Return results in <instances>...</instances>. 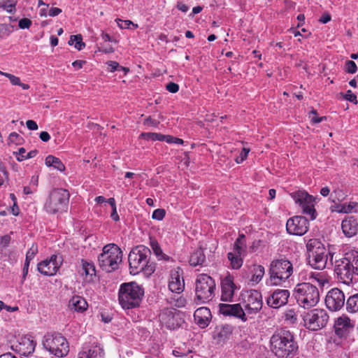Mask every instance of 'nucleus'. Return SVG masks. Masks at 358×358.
<instances>
[{"instance_id":"f257e3e1","label":"nucleus","mask_w":358,"mask_h":358,"mask_svg":"<svg viewBox=\"0 0 358 358\" xmlns=\"http://www.w3.org/2000/svg\"><path fill=\"white\" fill-rule=\"evenodd\" d=\"M270 349L278 358H291L296 354L298 345L290 331L280 329L270 338Z\"/></svg>"},{"instance_id":"f03ea898","label":"nucleus","mask_w":358,"mask_h":358,"mask_svg":"<svg viewBox=\"0 0 358 358\" xmlns=\"http://www.w3.org/2000/svg\"><path fill=\"white\" fill-rule=\"evenodd\" d=\"M150 250L144 245H138L132 249L128 257L130 273L135 275L142 271L147 275L153 273L155 266L150 262Z\"/></svg>"},{"instance_id":"7ed1b4c3","label":"nucleus","mask_w":358,"mask_h":358,"mask_svg":"<svg viewBox=\"0 0 358 358\" xmlns=\"http://www.w3.org/2000/svg\"><path fill=\"white\" fill-rule=\"evenodd\" d=\"M294 296L298 305L305 309L315 306L320 301L319 290L310 282L297 284L294 289Z\"/></svg>"},{"instance_id":"20e7f679","label":"nucleus","mask_w":358,"mask_h":358,"mask_svg":"<svg viewBox=\"0 0 358 358\" xmlns=\"http://www.w3.org/2000/svg\"><path fill=\"white\" fill-rule=\"evenodd\" d=\"M144 294L143 289L136 282L124 283L119 290V301L124 309L139 306Z\"/></svg>"},{"instance_id":"39448f33","label":"nucleus","mask_w":358,"mask_h":358,"mask_svg":"<svg viewBox=\"0 0 358 358\" xmlns=\"http://www.w3.org/2000/svg\"><path fill=\"white\" fill-rule=\"evenodd\" d=\"M70 194L62 188L52 189L44 204V210L48 214L61 213L67 208Z\"/></svg>"},{"instance_id":"423d86ee","label":"nucleus","mask_w":358,"mask_h":358,"mask_svg":"<svg viewBox=\"0 0 358 358\" xmlns=\"http://www.w3.org/2000/svg\"><path fill=\"white\" fill-rule=\"evenodd\" d=\"M309 264L314 268L322 270L327 262V252L324 245L317 239H310L306 245Z\"/></svg>"},{"instance_id":"0eeeda50","label":"nucleus","mask_w":358,"mask_h":358,"mask_svg":"<svg viewBox=\"0 0 358 358\" xmlns=\"http://www.w3.org/2000/svg\"><path fill=\"white\" fill-rule=\"evenodd\" d=\"M122 252L115 244H108L103 247V252L99 256V264L106 272L117 268L122 262Z\"/></svg>"},{"instance_id":"6e6552de","label":"nucleus","mask_w":358,"mask_h":358,"mask_svg":"<svg viewBox=\"0 0 358 358\" xmlns=\"http://www.w3.org/2000/svg\"><path fill=\"white\" fill-rule=\"evenodd\" d=\"M268 273L271 284L278 285L292 275L293 266L292 263L286 259H274L270 264Z\"/></svg>"},{"instance_id":"1a4fd4ad","label":"nucleus","mask_w":358,"mask_h":358,"mask_svg":"<svg viewBox=\"0 0 358 358\" xmlns=\"http://www.w3.org/2000/svg\"><path fill=\"white\" fill-rule=\"evenodd\" d=\"M44 348L51 354L58 357H63L69 352V343L59 334H48L43 340Z\"/></svg>"},{"instance_id":"9d476101","label":"nucleus","mask_w":358,"mask_h":358,"mask_svg":"<svg viewBox=\"0 0 358 358\" xmlns=\"http://www.w3.org/2000/svg\"><path fill=\"white\" fill-rule=\"evenodd\" d=\"M214 280L206 274H201L196 281V295L199 300L206 302L211 300L215 295Z\"/></svg>"},{"instance_id":"9b49d317","label":"nucleus","mask_w":358,"mask_h":358,"mask_svg":"<svg viewBox=\"0 0 358 358\" xmlns=\"http://www.w3.org/2000/svg\"><path fill=\"white\" fill-rule=\"evenodd\" d=\"M329 315L326 310L315 308L306 313L303 316L304 326L312 331H317L326 326Z\"/></svg>"},{"instance_id":"f8f14e48","label":"nucleus","mask_w":358,"mask_h":358,"mask_svg":"<svg viewBox=\"0 0 358 358\" xmlns=\"http://www.w3.org/2000/svg\"><path fill=\"white\" fill-rule=\"evenodd\" d=\"M296 203L301 208L303 213L310 216L311 220L316 218L315 198L303 190L296 191L291 194Z\"/></svg>"},{"instance_id":"ddd939ff","label":"nucleus","mask_w":358,"mask_h":358,"mask_svg":"<svg viewBox=\"0 0 358 358\" xmlns=\"http://www.w3.org/2000/svg\"><path fill=\"white\" fill-rule=\"evenodd\" d=\"M334 271L338 278L347 285H350L353 280L357 281L358 280L355 276L353 268L350 264V258L348 256L335 261Z\"/></svg>"},{"instance_id":"4468645a","label":"nucleus","mask_w":358,"mask_h":358,"mask_svg":"<svg viewBox=\"0 0 358 358\" xmlns=\"http://www.w3.org/2000/svg\"><path fill=\"white\" fill-rule=\"evenodd\" d=\"M243 306L248 314H256L262 308V294L255 289L247 291L243 295Z\"/></svg>"},{"instance_id":"2eb2a0df","label":"nucleus","mask_w":358,"mask_h":358,"mask_svg":"<svg viewBox=\"0 0 358 358\" xmlns=\"http://www.w3.org/2000/svg\"><path fill=\"white\" fill-rule=\"evenodd\" d=\"M245 239V235L241 234L234 243L233 252H229L227 255L231 266L234 269H238L243 265L241 255L245 252L246 248Z\"/></svg>"},{"instance_id":"dca6fc26","label":"nucleus","mask_w":358,"mask_h":358,"mask_svg":"<svg viewBox=\"0 0 358 358\" xmlns=\"http://www.w3.org/2000/svg\"><path fill=\"white\" fill-rule=\"evenodd\" d=\"M309 223L308 220L303 216H294L289 218L286 224L287 231L289 234L302 236L308 229Z\"/></svg>"},{"instance_id":"f3484780","label":"nucleus","mask_w":358,"mask_h":358,"mask_svg":"<svg viewBox=\"0 0 358 358\" xmlns=\"http://www.w3.org/2000/svg\"><path fill=\"white\" fill-rule=\"evenodd\" d=\"M62 262L59 255H52L50 259H45L38 264V271L44 275H54L56 274Z\"/></svg>"},{"instance_id":"a211bd4d","label":"nucleus","mask_w":358,"mask_h":358,"mask_svg":"<svg viewBox=\"0 0 358 358\" xmlns=\"http://www.w3.org/2000/svg\"><path fill=\"white\" fill-rule=\"evenodd\" d=\"M344 303V294L338 288L331 289L326 296L325 303L330 310L336 311L340 310L343 306Z\"/></svg>"},{"instance_id":"6ab92c4d","label":"nucleus","mask_w":358,"mask_h":358,"mask_svg":"<svg viewBox=\"0 0 358 358\" xmlns=\"http://www.w3.org/2000/svg\"><path fill=\"white\" fill-rule=\"evenodd\" d=\"M355 324L346 315L338 317L334 323L335 333L341 338L346 337L352 331Z\"/></svg>"},{"instance_id":"aec40b11","label":"nucleus","mask_w":358,"mask_h":358,"mask_svg":"<svg viewBox=\"0 0 358 358\" xmlns=\"http://www.w3.org/2000/svg\"><path fill=\"white\" fill-rule=\"evenodd\" d=\"M36 343L31 336H23L20 338L17 344L12 346L23 356H29L34 352Z\"/></svg>"},{"instance_id":"412c9836","label":"nucleus","mask_w":358,"mask_h":358,"mask_svg":"<svg viewBox=\"0 0 358 358\" xmlns=\"http://www.w3.org/2000/svg\"><path fill=\"white\" fill-rule=\"evenodd\" d=\"M289 295L287 289H275L267 299V304L273 308H280L287 303Z\"/></svg>"},{"instance_id":"4be33fe9","label":"nucleus","mask_w":358,"mask_h":358,"mask_svg":"<svg viewBox=\"0 0 358 358\" xmlns=\"http://www.w3.org/2000/svg\"><path fill=\"white\" fill-rule=\"evenodd\" d=\"M236 286L234 282L233 276L228 275L221 280V300L231 302L233 301Z\"/></svg>"},{"instance_id":"5701e85b","label":"nucleus","mask_w":358,"mask_h":358,"mask_svg":"<svg viewBox=\"0 0 358 358\" xmlns=\"http://www.w3.org/2000/svg\"><path fill=\"white\" fill-rule=\"evenodd\" d=\"M169 288L173 293L176 294H180L184 290L185 282L182 277V270L180 268L171 271Z\"/></svg>"},{"instance_id":"b1692460","label":"nucleus","mask_w":358,"mask_h":358,"mask_svg":"<svg viewBox=\"0 0 358 358\" xmlns=\"http://www.w3.org/2000/svg\"><path fill=\"white\" fill-rule=\"evenodd\" d=\"M219 311L224 315L234 316L240 318L242 321H246L245 313L239 303L226 304L220 303L219 305Z\"/></svg>"},{"instance_id":"393cba45","label":"nucleus","mask_w":358,"mask_h":358,"mask_svg":"<svg viewBox=\"0 0 358 358\" xmlns=\"http://www.w3.org/2000/svg\"><path fill=\"white\" fill-rule=\"evenodd\" d=\"M176 310L173 308H164L159 315V319L162 326L168 329H175L179 325L176 317Z\"/></svg>"},{"instance_id":"a878e982","label":"nucleus","mask_w":358,"mask_h":358,"mask_svg":"<svg viewBox=\"0 0 358 358\" xmlns=\"http://www.w3.org/2000/svg\"><path fill=\"white\" fill-rule=\"evenodd\" d=\"M196 323L201 328L207 327L211 320V313L209 308L201 307L197 308L194 314Z\"/></svg>"},{"instance_id":"bb28decb","label":"nucleus","mask_w":358,"mask_h":358,"mask_svg":"<svg viewBox=\"0 0 358 358\" xmlns=\"http://www.w3.org/2000/svg\"><path fill=\"white\" fill-rule=\"evenodd\" d=\"M341 227L346 236L352 237L357 233L358 222L353 217H348L343 220Z\"/></svg>"},{"instance_id":"cd10ccee","label":"nucleus","mask_w":358,"mask_h":358,"mask_svg":"<svg viewBox=\"0 0 358 358\" xmlns=\"http://www.w3.org/2000/svg\"><path fill=\"white\" fill-rule=\"evenodd\" d=\"M69 307L72 310L83 312L87 309V303L83 297L76 295L70 299Z\"/></svg>"},{"instance_id":"c85d7f7f","label":"nucleus","mask_w":358,"mask_h":358,"mask_svg":"<svg viewBox=\"0 0 358 358\" xmlns=\"http://www.w3.org/2000/svg\"><path fill=\"white\" fill-rule=\"evenodd\" d=\"M103 350L98 346L90 349H83L78 353V358H103Z\"/></svg>"},{"instance_id":"c756f323","label":"nucleus","mask_w":358,"mask_h":358,"mask_svg":"<svg viewBox=\"0 0 358 358\" xmlns=\"http://www.w3.org/2000/svg\"><path fill=\"white\" fill-rule=\"evenodd\" d=\"M206 261V256L200 248L191 254L189 264L192 266H203Z\"/></svg>"},{"instance_id":"7c9ffc66","label":"nucleus","mask_w":358,"mask_h":358,"mask_svg":"<svg viewBox=\"0 0 358 358\" xmlns=\"http://www.w3.org/2000/svg\"><path fill=\"white\" fill-rule=\"evenodd\" d=\"M308 279L313 282H317L320 287H324L329 283V278L324 272H311Z\"/></svg>"},{"instance_id":"2f4dec72","label":"nucleus","mask_w":358,"mask_h":358,"mask_svg":"<svg viewBox=\"0 0 358 358\" xmlns=\"http://www.w3.org/2000/svg\"><path fill=\"white\" fill-rule=\"evenodd\" d=\"M45 164L47 166H52L61 172L65 170V166L62 161L52 155H48L45 158Z\"/></svg>"},{"instance_id":"473e14b6","label":"nucleus","mask_w":358,"mask_h":358,"mask_svg":"<svg viewBox=\"0 0 358 358\" xmlns=\"http://www.w3.org/2000/svg\"><path fill=\"white\" fill-rule=\"evenodd\" d=\"M252 275L250 281L253 283L257 284L262 280L265 273V269L262 265H255L252 268Z\"/></svg>"},{"instance_id":"72a5a7b5","label":"nucleus","mask_w":358,"mask_h":358,"mask_svg":"<svg viewBox=\"0 0 358 358\" xmlns=\"http://www.w3.org/2000/svg\"><path fill=\"white\" fill-rule=\"evenodd\" d=\"M81 263H82V275H85L86 276L95 275L96 270H95V267L92 263L86 262L83 259L82 260Z\"/></svg>"},{"instance_id":"f704fd0d","label":"nucleus","mask_w":358,"mask_h":358,"mask_svg":"<svg viewBox=\"0 0 358 358\" xmlns=\"http://www.w3.org/2000/svg\"><path fill=\"white\" fill-rule=\"evenodd\" d=\"M347 310L352 313L358 311V294L348 298L346 302Z\"/></svg>"},{"instance_id":"c9c22d12","label":"nucleus","mask_w":358,"mask_h":358,"mask_svg":"<svg viewBox=\"0 0 358 358\" xmlns=\"http://www.w3.org/2000/svg\"><path fill=\"white\" fill-rule=\"evenodd\" d=\"M74 41L76 42L74 47L77 50H80L85 48V44L83 42V37L80 34L71 36L70 40L69 41V44L73 45Z\"/></svg>"},{"instance_id":"e433bc0d","label":"nucleus","mask_w":358,"mask_h":358,"mask_svg":"<svg viewBox=\"0 0 358 358\" xmlns=\"http://www.w3.org/2000/svg\"><path fill=\"white\" fill-rule=\"evenodd\" d=\"M164 136H165V135L158 134V133H152V132L142 133L140 136V137L143 139H145L147 141L151 140L153 141H164Z\"/></svg>"},{"instance_id":"4c0bfd02","label":"nucleus","mask_w":358,"mask_h":358,"mask_svg":"<svg viewBox=\"0 0 358 358\" xmlns=\"http://www.w3.org/2000/svg\"><path fill=\"white\" fill-rule=\"evenodd\" d=\"M283 318L287 324H293L297 321V315L294 309H289L284 313Z\"/></svg>"},{"instance_id":"58836bf2","label":"nucleus","mask_w":358,"mask_h":358,"mask_svg":"<svg viewBox=\"0 0 358 358\" xmlns=\"http://www.w3.org/2000/svg\"><path fill=\"white\" fill-rule=\"evenodd\" d=\"M178 294H177L176 295L170 296L169 301L171 305L175 306L178 308H181L185 306L186 303V300L184 297H182V296H179Z\"/></svg>"},{"instance_id":"ea45409f","label":"nucleus","mask_w":358,"mask_h":358,"mask_svg":"<svg viewBox=\"0 0 358 358\" xmlns=\"http://www.w3.org/2000/svg\"><path fill=\"white\" fill-rule=\"evenodd\" d=\"M231 334V328L229 325L222 327L217 331V337L224 340Z\"/></svg>"},{"instance_id":"a19ab883","label":"nucleus","mask_w":358,"mask_h":358,"mask_svg":"<svg viewBox=\"0 0 358 358\" xmlns=\"http://www.w3.org/2000/svg\"><path fill=\"white\" fill-rule=\"evenodd\" d=\"M108 71L110 72H114L115 71H120L122 70L126 73L129 71L127 68L120 66V64L117 62L109 61L107 62Z\"/></svg>"},{"instance_id":"79ce46f5","label":"nucleus","mask_w":358,"mask_h":358,"mask_svg":"<svg viewBox=\"0 0 358 358\" xmlns=\"http://www.w3.org/2000/svg\"><path fill=\"white\" fill-rule=\"evenodd\" d=\"M107 202L110 205L112 208V213L110 214V217L115 222L118 221L120 217L117 212L115 201L114 198H110L108 199Z\"/></svg>"},{"instance_id":"37998d69","label":"nucleus","mask_w":358,"mask_h":358,"mask_svg":"<svg viewBox=\"0 0 358 358\" xmlns=\"http://www.w3.org/2000/svg\"><path fill=\"white\" fill-rule=\"evenodd\" d=\"M115 21L117 22V25L120 29H129L130 25H132L134 29H136L138 27L137 24H134L129 20H122L119 18H117Z\"/></svg>"},{"instance_id":"c03bdc74","label":"nucleus","mask_w":358,"mask_h":358,"mask_svg":"<svg viewBox=\"0 0 358 358\" xmlns=\"http://www.w3.org/2000/svg\"><path fill=\"white\" fill-rule=\"evenodd\" d=\"M350 258L351 266H352L355 278H358V255L352 254L348 256Z\"/></svg>"},{"instance_id":"a18cd8bd","label":"nucleus","mask_w":358,"mask_h":358,"mask_svg":"<svg viewBox=\"0 0 358 358\" xmlns=\"http://www.w3.org/2000/svg\"><path fill=\"white\" fill-rule=\"evenodd\" d=\"M150 246L157 257H161L162 256V250L157 241L155 240H151Z\"/></svg>"},{"instance_id":"49530a36","label":"nucleus","mask_w":358,"mask_h":358,"mask_svg":"<svg viewBox=\"0 0 358 358\" xmlns=\"http://www.w3.org/2000/svg\"><path fill=\"white\" fill-rule=\"evenodd\" d=\"M165 214V210L162 208H157L153 211L152 218L157 220H162L164 217Z\"/></svg>"},{"instance_id":"de8ad7c7","label":"nucleus","mask_w":358,"mask_h":358,"mask_svg":"<svg viewBox=\"0 0 358 358\" xmlns=\"http://www.w3.org/2000/svg\"><path fill=\"white\" fill-rule=\"evenodd\" d=\"M37 252H38V247L36 245L33 244L26 254V259L25 260L30 262L34 257L35 255Z\"/></svg>"},{"instance_id":"09e8293b","label":"nucleus","mask_w":358,"mask_h":358,"mask_svg":"<svg viewBox=\"0 0 358 358\" xmlns=\"http://www.w3.org/2000/svg\"><path fill=\"white\" fill-rule=\"evenodd\" d=\"M357 70V65L355 62L349 60L345 63V71L349 73H355Z\"/></svg>"},{"instance_id":"8fccbe9b","label":"nucleus","mask_w":358,"mask_h":358,"mask_svg":"<svg viewBox=\"0 0 358 358\" xmlns=\"http://www.w3.org/2000/svg\"><path fill=\"white\" fill-rule=\"evenodd\" d=\"M309 118L310 119L313 123L316 124L321 122L324 119H326V117H317V111L315 110H312L309 113Z\"/></svg>"},{"instance_id":"3c124183","label":"nucleus","mask_w":358,"mask_h":358,"mask_svg":"<svg viewBox=\"0 0 358 358\" xmlns=\"http://www.w3.org/2000/svg\"><path fill=\"white\" fill-rule=\"evenodd\" d=\"M164 141L168 143H176V144H182L184 143L183 140L181 138H178L170 135H165Z\"/></svg>"},{"instance_id":"603ef678","label":"nucleus","mask_w":358,"mask_h":358,"mask_svg":"<svg viewBox=\"0 0 358 358\" xmlns=\"http://www.w3.org/2000/svg\"><path fill=\"white\" fill-rule=\"evenodd\" d=\"M250 149L245 148H243L241 152L240 153V155L236 158V163H242L247 158Z\"/></svg>"},{"instance_id":"864d4df0","label":"nucleus","mask_w":358,"mask_h":358,"mask_svg":"<svg viewBox=\"0 0 358 358\" xmlns=\"http://www.w3.org/2000/svg\"><path fill=\"white\" fill-rule=\"evenodd\" d=\"M4 76H6V78H8L9 79V80L10 81L12 85H21V81H20V79L19 77H17L13 74L8 73H4Z\"/></svg>"},{"instance_id":"5fc2aeb1","label":"nucleus","mask_w":358,"mask_h":358,"mask_svg":"<svg viewBox=\"0 0 358 358\" xmlns=\"http://www.w3.org/2000/svg\"><path fill=\"white\" fill-rule=\"evenodd\" d=\"M15 3H8L7 2L1 3L0 2V8H3L8 13H12L15 10Z\"/></svg>"},{"instance_id":"6e6d98bb","label":"nucleus","mask_w":358,"mask_h":358,"mask_svg":"<svg viewBox=\"0 0 358 358\" xmlns=\"http://www.w3.org/2000/svg\"><path fill=\"white\" fill-rule=\"evenodd\" d=\"M37 153H38V150H31L25 156H22V157H17V161L22 162L24 159L33 158L37 155Z\"/></svg>"},{"instance_id":"4d7b16f0","label":"nucleus","mask_w":358,"mask_h":358,"mask_svg":"<svg viewBox=\"0 0 358 358\" xmlns=\"http://www.w3.org/2000/svg\"><path fill=\"white\" fill-rule=\"evenodd\" d=\"M31 24V21L28 18H23L19 21V27L20 29H28Z\"/></svg>"},{"instance_id":"13d9d810","label":"nucleus","mask_w":358,"mask_h":358,"mask_svg":"<svg viewBox=\"0 0 358 358\" xmlns=\"http://www.w3.org/2000/svg\"><path fill=\"white\" fill-rule=\"evenodd\" d=\"M166 90L171 92V93H176L179 90V86L178 84L174 83H169L166 85Z\"/></svg>"},{"instance_id":"bf43d9fd","label":"nucleus","mask_w":358,"mask_h":358,"mask_svg":"<svg viewBox=\"0 0 358 358\" xmlns=\"http://www.w3.org/2000/svg\"><path fill=\"white\" fill-rule=\"evenodd\" d=\"M345 97L346 100L357 103V96L355 94H353L351 90L347 91Z\"/></svg>"},{"instance_id":"052dcab7","label":"nucleus","mask_w":358,"mask_h":358,"mask_svg":"<svg viewBox=\"0 0 358 358\" xmlns=\"http://www.w3.org/2000/svg\"><path fill=\"white\" fill-rule=\"evenodd\" d=\"M352 208L353 207L351 205L343 204L341 205V208L337 210V211L339 213H348L351 212Z\"/></svg>"},{"instance_id":"680f3d73","label":"nucleus","mask_w":358,"mask_h":358,"mask_svg":"<svg viewBox=\"0 0 358 358\" xmlns=\"http://www.w3.org/2000/svg\"><path fill=\"white\" fill-rule=\"evenodd\" d=\"M26 125L27 128L30 130H37L38 129V124L34 120H29L26 122Z\"/></svg>"},{"instance_id":"e2e57ef3","label":"nucleus","mask_w":358,"mask_h":358,"mask_svg":"<svg viewBox=\"0 0 358 358\" xmlns=\"http://www.w3.org/2000/svg\"><path fill=\"white\" fill-rule=\"evenodd\" d=\"M10 236L8 235H5V236H3L1 237V239H0V244L3 246V247H6L8 245L9 243H10Z\"/></svg>"},{"instance_id":"0e129e2a","label":"nucleus","mask_w":358,"mask_h":358,"mask_svg":"<svg viewBox=\"0 0 358 358\" xmlns=\"http://www.w3.org/2000/svg\"><path fill=\"white\" fill-rule=\"evenodd\" d=\"M62 13V10L59 8H51L50 10H49V13L48 15L50 16H52V17H55V16H57L59 14H60Z\"/></svg>"},{"instance_id":"69168bd1","label":"nucleus","mask_w":358,"mask_h":358,"mask_svg":"<svg viewBox=\"0 0 358 358\" xmlns=\"http://www.w3.org/2000/svg\"><path fill=\"white\" fill-rule=\"evenodd\" d=\"M20 138V136L16 132H12L10 134L8 140L10 143H17V140Z\"/></svg>"},{"instance_id":"338daca9","label":"nucleus","mask_w":358,"mask_h":358,"mask_svg":"<svg viewBox=\"0 0 358 358\" xmlns=\"http://www.w3.org/2000/svg\"><path fill=\"white\" fill-rule=\"evenodd\" d=\"M39 137L43 142H48L50 139V136L47 131L41 132Z\"/></svg>"},{"instance_id":"774afa93","label":"nucleus","mask_w":358,"mask_h":358,"mask_svg":"<svg viewBox=\"0 0 358 358\" xmlns=\"http://www.w3.org/2000/svg\"><path fill=\"white\" fill-rule=\"evenodd\" d=\"M331 20V15L329 13H324L319 20L323 24H326Z\"/></svg>"}]
</instances>
